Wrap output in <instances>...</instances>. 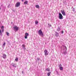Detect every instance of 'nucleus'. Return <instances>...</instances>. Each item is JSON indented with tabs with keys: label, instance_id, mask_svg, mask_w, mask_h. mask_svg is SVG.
Here are the masks:
<instances>
[{
	"label": "nucleus",
	"instance_id": "nucleus-16",
	"mask_svg": "<svg viewBox=\"0 0 76 76\" xmlns=\"http://www.w3.org/2000/svg\"><path fill=\"white\" fill-rule=\"evenodd\" d=\"M60 69L61 70H63V67H60Z\"/></svg>",
	"mask_w": 76,
	"mask_h": 76
},
{
	"label": "nucleus",
	"instance_id": "nucleus-4",
	"mask_svg": "<svg viewBox=\"0 0 76 76\" xmlns=\"http://www.w3.org/2000/svg\"><path fill=\"white\" fill-rule=\"evenodd\" d=\"M20 3L19 2H17L15 4V7H18L20 6Z\"/></svg>",
	"mask_w": 76,
	"mask_h": 76
},
{
	"label": "nucleus",
	"instance_id": "nucleus-18",
	"mask_svg": "<svg viewBox=\"0 0 76 76\" xmlns=\"http://www.w3.org/2000/svg\"><path fill=\"white\" fill-rule=\"evenodd\" d=\"M22 46L23 48H25V45H22Z\"/></svg>",
	"mask_w": 76,
	"mask_h": 76
},
{
	"label": "nucleus",
	"instance_id": "nucleus-26",
	"mask_svg": "<svg viewBox=\"0 0 76 76\" xmlns=\"http://www.w3.org/2000/svg\"><path fill=\"white\" fill-rule=\"evenodd\" d=\"M2 32H1V30L0 29V34H1Z\"/></svg>",
	"mask_w": 76,
	"mask_h": 76
},
{
	"label": "nucleus",
	"instance_id": "nucleus-29",
	"mask_svg": "<svg viewBox=\"0 0 76 76\" xmlns=\"http://www.w3.org/2000/svg\"><path fill=\"white\" fill-rule=\"evenodd\" d=\"M64 53H66V52H64Z\"/></svg>",
	"mask_w": 76,
	"mask_h": 76
},
{
	"label": "nucleus",
	"instance_id": "nucleus-10",
	"mask_svg": "<svg viewBox=\"0 0 76 76\" xmlns=\"http://www.w3.org/2000/svg\"><path fill=\"white\" fill-rule=\"evenodd\" d=\"M3 58H6V55L5 54L3 55Z\"/></svg>",
	"mask_w": 76,
	"mask_h": 76
},
{
	"label": "nucleus",
	"instance_id": "nucleus-30",
	"mask_svg": "<svg viewBox=\"0 0 76 76\" xmlns=\"http://www.w3.org/2000/svg\"><path fill=\"white\" fill-rule=\"evenodd\" d=\"M22 1H23V0H21Z\"/></svg>",
	"mask_w": 76,
	"mask_h": 76
},
{
	"label": "nucleus",
	"instance_id": "nucleus-15",
	"mask_svg": "<svg viewBox=\"0 0 76 76\" xmlns=\"http://www.w3.org/2000/svg\"><path fill=\"white\" fill-rule=\"evenodd\" d=\"M51 72H48L47 73L48 76H50V74H51Z\"/></svg>",
	"mask_w": 76,
	"mask_h": 76
},
{
	"label": "nucleus",
	"instance_id": "nucleus-17",
	"mask_svg": "<svg viewBox=\"0 0 76 76\" xmlns=\"http://www.w3.org/2000/svg\"><path fill=\"white\" fill-rule=\"evenodd\" d=\"M15 61H18V58H16V59L15 60Z\"/></svg>",
	"mask_w": 76,
	"mask_h": 76
},
{
	"label": "nucleus",
	"instance_id": "nucleus-5",
	"mask_svg": "<svg viewBox=\"0 0 76 76\" xmlns=\"http://www.w3.org/2000/svg\"><path fill=\"white\" fill-rule=\"evenodd\" d=\"M59 19H63V15L61 14V13H59Z\"/></svg>",
	"mask_w": 76,
	"mask_h": 76
},
{
	"label": "nucleus",
	"instance_id": "nucleus-20",
	"mask_svg": "<svg viewBox=\"0 0 76 76\" xmlns=\"http://www.w3.org/2000/svg\"><path fill=\"white\" fill-rule=\"evenodd\" d=\"M6 34L7 36H9V33H8V32H7Z\"/></svg>",
	"mask_w": 76,
	"mask_h": 76
},
{
	"label": "nucleus",
	"instance_id": "nucleus-6",
	"mask_svg": "<svg viewBox=\"0 0 76 76\" xmlns=\"http://www.w3.org/2000/svg\"><path fill=\"white\" fill-rule=\"evenodd\" d=\"M61 13H62V14H63V16H65L66 15V12H65L64 10H61Z\"/></svg>",
	"mask_w": 76,
	"mask_h": 76
},
{
	"label": "nucleus",
	"instance_id": "nucleus-9",
	"mask_svg": "<svg viewBox=\"0 0 76 76\" xmlns=\"http://www.w3.org/2000/svg\"><path fill=\"white\" fill-rule=\"evenodd\" d=\"M59 35L58 33V32H56L55 34V36L56 37H58V36Z\"/></svg>",
	"mask_w": 76,
	"mask_h": 76
},
{
	"label": "nucleus",
	"instance_id": "nucleus-11",
	"mask_svg": "<svg viewBox=\"0 0 76 76\" xmlns=\"http://www.w3.org/2000/svg\"><path fill=\"white\" fill-rule=\"evenodd\" d=\"M36 8H37V9H39V6L38 5H36Z\"/></svg>",
	"mask_w": 76,
	"mask_h": 76
},
{
	"label": "nucleus",
	"instance_id": "nucleus-28",
	"mask_svg": "<svg viewBox=\"0 0 76 76\" xmlns=\"http://www.w3.org/2000/svg\"><path fill=\"white\" fill-rule=\"evenodd\" d=\"M37 60H39V58H37Z\"/></svg>",
	"mask_w": 76,
	"mask_h": 76
},
{
	"label": "nucleus",
	"instance_id": "nucleus-23",
	"mask_svg": "<svg viewBox=\"0 0 76 76\" xmlns=\"http://www.w3.org/2000/svg\"><path fill=\"white\" fill-rule=\"evenodd\" d=\"M1 29H4V26H2L1 27Z\"/></svg>",
	"mask_w": 76,
	"mask_h": 76
},
{
	"label": "nucleus",
	"instance_id": "nucleus-3",
	"mask_svg": "<svg viewBox=\"0 0 76 76\" xmlns=\"http://www.w3.org/2000/svg\"><path fill=\"white\" fill-rule=\"evenodd\" d=\"M44 53H45V56H48L49 52H48V51L47 50H44Z\"/></svg>",
	"mask_w": 76,
	"mask_h": 76
},
{
	"label": "nucleus",
	"instance_id": "nucleus-27",
	"mask_svg": "<svg viewBox=\"0 0 76 76\" xmlns=\"http://www.w3.org/2000/svg\"><path fill=\"white\" fill-rule=\"evenodd\" d=\"M61 33L62 34H63V33H64V31H62Z\"/></svg>",
	"mask_w": 76,
	"mask_h": 76
},
{
	"label": "nucleus",
	"instance_id": "nucleus-31",
	"mask_svg": "<svg viewBox=\"0 0 76 76\" xmlns=\"http://www.w3.org/2000/svg\"><path fill=\"white\" fill-rule=\"evenodd\" d=\"M22 73H23V71L22 72Z\"/></svg>",
	"mask_w": 76,
	"mask_h": 76
},
{
	"label": "nucleus",
	"instance_id": "nucleus-12",
	"mask_svg": "<svg viewBox=\"0 0 76 76\" xmlns=\"http://www.w3.org/2000/svg\"><path fill=\"white\" fill-rule=\"evenodd\" d=\"M61 29L60 28H58L57 29V31H60Z\"/></svg>",
	"mask_w": 76,
	"mask_h": 76
},
{
	"label": "nucleus",
	"instance_id": "nucleus-13",
	"mask_svg": "<svg viewBox=\"0 0 76 76\" xmlns=\"http://www.w3.org/2000/svg\"><path fill=\"white\" fill-rule=\"evenodd\" d=\"M46 71H48V72H50V70L49 68H46Z\"/></svg>",
	"mask_w": 76,
	"mask_h": 76
},
{
	"label": "nucleus",
	"instance_id": "nucleus-19",
	"mask_svg": "<svg viewBox=\"0 0 76 76\" xmlns=\"http://www.w3.org/2000/svg\"><path fill=\"white\" fill-rule=\"evenodd\" d=\"M35 24H36L37 25V24L38 23V21H35Z\"/></svg>",
	"mask_w": 76,
	"mask_h": 76
},
{
	"label": "nucleus",
	"instance_id": "nucleus-2",
	"mask_svg": "<svg viewBox=\"0 0 76 76\" xmlns=\"http://www.w3.org/2000/svg\"><path fill=\"white\" fill-rule=\"evenodd\" d=\"M38 33L39 35H41L42 36H44V34H43V33L42 31V30H39L38 31Z\"/></svg>",
	"mask_w": 76,
	"mask_h": 76
},
{
	"label": "nucleus",
	"instance_id": "nucleus-8",
	"mask_svg": "<svg viewBox=\"0 0 76 76\" xmlns=\"http://www.w3.org/2000/svg\"><path fill=\"white\" fill-rule=\"evenodd\" d=\"M62 46L64 48V50L66 51L67 50V47L64 45H62Z\"/></svg>",
	"mask_w": 76,
	"mask_h": 76
},
{
	"label": "nucleus",
	"instance_id": "nucleus-1",
	"mask_svg": "<svg viewBox=\"0 0 76 76\" xmlns=\"http://www.w3.org/2000/svg\"><path fill=\"white\" fill-rule=\"evenodd\" d=\"M14 30V31H18L19 30V27H17V26H15L13 27Z\"/></svg>",
	"mask_w": 76,
	"mask_h": 76
},
{
	"label": "nucleus",
	"instance_id": "nucleus-7",
	"mask_svg": "<svg viewBox=\"0 0 76 76\" xmlns=\"http://www.w3.org/2000/svg\"><path fill=\"white\" fill-rule=\"evenodd\" d=\"M29 35V34L28 33H26L25 34V36H24V37L25 38V39H27L28 38V37Z\"/></svg>",
	"mask_w": 76,
	"mask_h": 76
},
{
	"label": "nucleus",
	"instance_id": "nucleus-21",
	"mask_svg": "<svg viewBox=\"0 0 76 76\" xmlns=\"http://www.w3.org/2000/svg\"><path fill=\"white\" fill-rule=\"evenodd\" d=\"M13 66H14V67H16V65L15 64H14L12 65Z\"/></svg>",
	"mask_w": 76,
	"mask_h": 76
},
{
	"label": "nucleus",
	"instance_id": "nucleus-22",
	"mask_svg": "<svg viewBox=\"0 0 76 76\" xmlns=\"http://www.w3.org/2000/svg\"><path fill=\"white\" fill-rule=\"evenodd\" d=\"M48 25L50 27H51V25L50 24H48Z\"/></svg>",
	"mask_w": 76,
	"mask_h": 76
},
{
	"label": "nucleus",
	"instance_id": "nucleus-14",
	"mask_svg": "<svg viewBox=\"0 0 76 76\" xmlns=\"http://www.w3.org/2000/svg\"><path fill=\"white\" fill-rule=\"evenodd\" d=\"M28 2L27 1H26L25 2H24V4H28Z\"/></svg>",
	"mask_w": 76,
	"mask_h": 76
},
{
	"label": "nucleus",
	"instance_id": "nucleus-25",
	"mask_svg": "<svg viewBox=\"0 0 76 76\" xmlns=\"http://www.w3.org/2000/svg\"><path fill=\"white\" fill-rule=\"evenodd\" d=\"M3 45H4V46H5V45H6V43H5V42H4V43Z\"/></svg>",
	"mask_w": 76,
	"mask_h": 76
},
{
	"label": "nucleus",
	"instance_id": "nucleus-24",
	"mask_svg": "<svg viewBox=\"0 0 76 76\" xmlns=\"http://www.w3.org/2000/svg\"><path fill=\"white\" fill-rule=\"evenodd\" d=\"M1 31H2V32H4V28L2 29Z\"/></svg>",
	"mask_w": 76,
	"mask_h": 76
}]
</instances>
